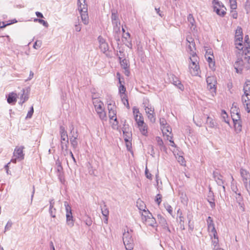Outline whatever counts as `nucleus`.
<instances>
[{"mask_svg": "<svg viewBox=\"0 0 250 250\" xmlns=\"http://www.w3.org/2000/svg\"><path fill=\"white\" fill-rule=\"evenodd\" d=\"M243 36H235V44L236 45V48L239 50H243Z\"/></svg>", "mask_w": 250, "mask_h": 250, "instance_id": "nucleus-23", "label": "nucleus"}, {"mask_svg": "<svg viewBox=\"0 0 250 250\" xmlns=\"http://www.w3.org/2000/svg\"><path fill=\"white\" fill-rule=\"evenodd\" d=\"M158 217L159 219V223L162 226V227H163L164 229H167L168 232H170V230L168 227V225L165 218L161 215H158Z\"/></svg>", "mask_w": 250, "mask_h": 250, "instance_id": "nucleus-21", "label": "nucleus"}, {"mask_svg": "<svg viewBox=\"0 0 250 250\" xmlns=\"http://www.w3.org/2000/svg\"><path fill=\"white\" fill-rule=\"evenodd\" d=\"M156 141L157 142L158 146H159L160 149L161 150H163L164 151H166L167 148L164 145V143L162 139L160 137L157 136L156 137Z\"/></svg>", "mask_w": 250, "mask_h": 250, "instance_id": "nucleus-30", "label": "nucleus"}, {"mask_svg": "<svg viewBox=\"0 0 250 250\" xmlns=\"http://www.w3.org/2000/svg\"><path fill=\"white\" fill-rule=\"evenodd\" d=\"M68 140L67 134L61 135V145L62 149H65V150H67L68 148Z\"/></svg>", "mask_w": 250, "mask_h": 250, "instance_id": "nucleus-18", "label": "nucleus"}, {"mask_svg": "<svg viewBox=\"0 0 250 250\" xmlns=\"http://www.w3.org/2000/svg\"><path fill=\"white\" fill-rule=\"evenodd\" d=\"M169 79L170 82L175 85L177 88L180 89L182 91L184 90V86L183 84H182L181 81L179 80V78L174 76L173 74H170L169 76Z\"/></svg>", "mask_w": 250, "mask_h": 250, "instance_id": "nucleus-11", "label": "nucleus"}, {"mask_svg": "<svg viewBox=\"0 0 250 250\" xmlns=\"http://www.w3.org/2000/svg\"><path fill=\"white\" fill-rule=\"evenodd\" d=\"M39 22L42 24L44 27H48L49 25L46 21H45L42 19H40L39 21Z\"/></svg>", "mask_w": 250, "mask_h": 250, "instance_id": "nucleus-60", "label": "nucleus"}, {"mask_svg": "<svg viewBox=\"0 0 250 250\" xmlns=\"http://www.w3.org/2000/svg\"><path fill=\"white\" fill-rule=\"evenodd\" d=\"M244 62L242 58H238L235 62L234 67L237 73H241L243 69Z\"/></svg>", "mask_w": 250, "mask_h": 250, "instance_id": "nucleus-17", "label": "nucleus"}, {"mask_svg": "<svg viewBox=\"0 0 250 250\" xmlns=\"http://www.w3.org/2000/svg\"><path fill=\"white\" fill-rule=\"evenodd\" d=\"M17 95L15 92L10 93L7 97V103L12 105L15 104L17 102Z\"/></svg>", "mask_w": 250, "mask_h": 250, "instance_id": "nucleus-19", "label": "nucleus"}, {"mask_svg": "<svg viewBox=\"0 0 250 250\" xmlns=\"http://www.w3.org/2000/svg\"><path fill=\"white\" fill-rule=\"evenodd\" d=\"M119 59L120 60V64L122 67L125 69H128L129 65L128 64L127 60L125 59L121 60V58L120 57L119 58Z\"/></svg>", "mask_w": 250, "mask_h": 250, "instance_id": "nucleus-41", "label": "nucleus"}, {"mask_svg": "<svg viewBox=\"0 0 250 250\" xmlns=\"http://www.w3.org/2000/svg\"><path fill=\"white\" fill-rule=\"evenodd\" d=\"M213 176L215 180L217 182V184L222 186L224 189H225V186H224V181L223 180V177L221 175L218 173L217 172H213Z\"/></svg>", "mask_w": 250, "mask_h": 250, "instance_id": "nucleus-20", "label": "nucleus"}, {"mask_svg": "<svg viewBox=\"0 0 250 250\" xmlns=\"http://www.w3.org/2000/svg\"><path fill=\"white\" fill-rule=\"evenodd\" d=\"M139 128L140 132L144 135H146L147 132V126L146 125L143 124L142 125H140V126H138Z\"/></svg>", "mask_w": 250, "mask_h": 250, "instance_id": "nucleus-40", "label": "nucleus"}, {"mask_svg": "<svg viewBox=\"0 0 250 250\" xmlns=\"http://www.w3.org/2000/svg\"><path fill=\"white\" fill-rule=\"evenodd\" d=\"M180 209L179 208L177 210L178 213H180L179 216V224L180 225V228L182 229H185V227H184V221L183 220V217L182 216V212H180Z\"/></svg>", "mask_w": 250, "mask_h": 250, "instance_id": "nucleus-39", "label": "nucleus"}, {"mask_svg": "<svg viewBox=\"0 0 250 250\" xmlns=\"http://www.w3.org/2000/svg\"><path fill=\"white\" fill-rule=\"evenodd\" d=\"M206 82L208 89L211 93L212 95L214 96L216 90L217 80L216 77L214 76H208L206 78Z\"/></svg>", "mask_w": 250, "mask_h": 250, "instance_id": "nucleus-4", "label": "nucleus"}, {"mask_svg": "<svg viewBox=\"0 0 250 250\" xmlns=\"http://www.w3.org/2000/svg\"><path fill=\"white\" fill-rule=\"evenodd\" d=\"M206 123L208 125V127L210 128H214L217 126L216 123L214 121V120L210 117L209 116H208L207 118Z\"/></svg>", "mask_w": 250, "mask_h": 250, "instance_id": "nucleus-27", "label": "nucleus"}, {"mask_svg": "<svg viewBox=\"0 0 250 250\" xmlns=\"http://www.w3.org/2000/svg\"><path fill=\"white\" fill-rule=\"evenodd\" d=\"M244 186L250 196V182L247 183L246 184H244Z\"/></svg>", "mask_w": 250, "mask_h": 250, "instance_id": "nucleus-64", "label": "nucleus"}, {"mask_svg": "<svg viewBox=\"0 0 250 250\" xmlns=\"http://www.w3.org/2000/svg\"><path fill=\"white\" fill-rule=\"evenodd\" d=\"M177 161L181 165H185V160L184 158L182 156H178L176 157Z\"/></svg>", "mask_w": 250, "mask_h": 250, "instance_id": "nucleus-49", "label": "nucleus"}, {"mask_svg": "<svg viewBox=\"0 0 250 250\" xmlns=\"http://www.w3.org/2000/svg\"><path fill=\"white\" fill-rule=\"evenodd\" d=\"M119 83H120V85L119 88V93H120V95H121L122 94L125 93L126 89H125V86L123 84H121V80L120 78H119Z\"/></svg>", "mask_w": 250, "mask_h": 250, "instance_id": "nucleus-44", "label": "nucleus"}, {"mask_svg": "<svg viewBox=\"0 0 250 250\" xmlns=\"http://www.w3.org/2000/svg\"><path fill=\"white\" fill-rule=\"evenodd\" d=\"M240 174L244 185L250 182V174L248 171L241 168L240 169Z\"/></svg>", "mask_w": 250, "mask_h": 250, "instance_id": "nucleus-16", "label": "nucleus"}, {"mask_svg": "<svg viewBox=\"0 0 250 250\" xmlns=\"http://www.w3.org/2000/svg\"><path fill=\"white\" fill-rule=\"evenodd\" d=\"M93 104L96 112L102 111L104 109V104L101 101L96 100L93 102Z\"/></svg>", "mask_w": 250, "mask_h": 250, "instance_id": "nucleus-25", "label": "nucleus"}, {"mask_svg": "<svg viewBox=\"0 0 250 250\" xmlns=\"http://www.w3.org/2000/svg\"><path fill=\"white\" fill-rule=\"evenodd\" d=\"M165 206V208H166L167 211H168V212L170 215L173 216V214H172V207L169 204H167V206Z\"/></svg>", "mask_w": 250, "mask_h": 250, "instance_id": "nucleus-56", "label": "nucleus"}, {"mask_svg": "<svg viewBox=\"0 0 250 250\" xmlns=\"http://www.w3.org/2000/svg\"><path fill=\"white\" fill-rule=\"evenodd\" d=\"M235 36H243L242 29L240 26H237L236 30L235 31Z\"/></svg>", "mask_w": 250, "mask_h": 250, "instance_id": "nucleus-48", "label": "nucleus"}, {"mask_svg": "<svg viewBox=\"0 0 250 250\" xmlns=\"http://www.w3.org/2000/svg\"><path fill=\"white\" fill-rule=\"evenodd\" d=\"M34 113V108H33V106H32L31 107H30V110L28 111L27 114V115L26 116V119H30L31 118L32 115H33V114Z\"/></svg>", "mask_w": 250, "mask_h": 250, "instance_id": "nucleus-46", "label": "nucleus"}, {"mask_svg": "<svg viewBox=\"0 0 250 250\" xmlns=\"http://www.w3.org/2000/svg\"><path fill=\"white\" fill-rule=\"evenodd\" d=\"M98 41L99 43V48L101 51L107 56L109 46L108 43L106 42L105 40L102 36H100L98 38Z\"/></svg>", "mask_w": 250, "mask_h": 250, "instance_id": "nucleus-10", "label": "nucleus"}, {"mask_svg": "<svg viewBox=\"0 0 250 250\" xmlns=\"http://www.w3.org/2000/svg\"><path fill=\"white\" fill-rule=\"evenodd\" d=\"M114 123L112 124V127L114 129H118V122L117 121V118H115L114 119H112Z\"/></svg>", "mask_w": 250, "mask_h": 250, "instance_id": "nucleus-57", "label": "nucleus"}, {"mask_svg": "<svg viewBox=\"0 0 250 250\" xmlns=\"http://www.w3.org/2000/svg\"><path fill=\"white\" fill-rule=\"evenodd\" d=\"M81 26L79 23V21L76 22L75 24V30L77 32H80L81 30Z\"/></svg>", "mask_w": 250, "mask_h": 250, "instance_id": "nucleus-55", "label": "nucleus"}, {"mask_svg": "<svg viewBox=\"0 0 250 250\" xmlns=\"http://www.w3.org/2000/svg\"><path fill=\"white\" fill-rule=\"evenodd\" d=\"M211 232L213 233L214 239H218V237L215 228H213V230H211Z\"/></svg>", "mask_w": 250, "mask_h": 250, "instance_id": "nucleus-61", "label": "nucleus"}, {"mask_svg": "<svg viewBox=\"0 0 250 250\" xmlns=\"http://www.w3.org/2000/svg\"><path fill=\"white\" fill-rule=\"evenodd\" d=\"M221 116L222 117V118L223 119V121L227 123V124H229V119H228V114H227V113L226 112L225 110H222V112H221Z\"/></svg>", "mask_w": 250, "mask_h": 250, "instance_id": "nucleus-43", "label": "nucleus"}, {"mask_svg": "<svg viewBox=\"0 0 250 250\" xmlns=\"http://www.w3.org/2000/svg\"><path fill=\"white\" fill-rule=\"evenodd\" d=\"M23 146H16L13 152V156L11 160V162L16 163L17 161L22 160L24 157V154L23 153Z\"/></svg>", "mask_w": 250, "mask_h": 250, "instance_id": "nucleus-3", "label": "nucleus"}, {"mask_svg": "<svg viewBox=\"0 0 250 250\" xmlns=\"http://www.w3.org/2000/svg\"><path fill=\"white\" fill-rule=\"evenodd\" d=\"M120 96L121 98L122 99V101L124 104V105H126L127 108H129V105L126 95L125 93H123L120 95Z\"/></svg>", "mask_w": 250, "mask_h": 250, "instance_id": "nucleus-37", "label": "nucleus"}, {"mask_svg": "<svg viewBox=\"0 0 250 250\" xmlns=\"http://www.w3.org/2000/svg\"><path fill=\"white\" fill-rule=\"evenodd\" d=\"M21 91L22 93L20 99L22 101V103H24L29 98L28 92L27 90H26L24 89H22Z\"/></svg>", "mask_w": 250, "mask_h": 250, "instance_id": "nucleus-29", "label": "nucleus"}, {"mask_svg": "<svg viewBox=\"0 0 250 250\" xmlns=\"http://www.w3.org/2000/svg\"><path fill=\"white\" fill-rule=\"evenodd\" d=\"M242 101L245 110L248 113L250 112V98L249 95L244 94L242 96Z\"/></svg>", "mask_w": 250, "mask_h": 250, "instance_id": "nucleus-14", "label": "nucleus"}, {"mask_svg": "<svg viewBox=\"0 0 250 250\" xmlns=\"http://www.w3.org/2000/svg\"><path fill=\"white\" fill-rule=\"evenodd\" d=\"M134 118L138 126H140V125L144 124V118L141 114H140V115L136 114L135 117H134Z\"/></svg>", "mask_w": 250, "mask_h": 250, "instance_id": "nucleus-36", "label": "nucleus"}, {"mask_svg": "<svg viewBox=\"0 0 250 250\" xmlns=\"http://www.w3.org/2000/svg\"><path fill=\"white\" fill-rule=\"evenodd\" d=\"M162 131L164 135H166L167 138V133H168L169 135L171 134L172 129L171 128L167 125L166 126H164L162 127Z\"/></svg>", "mask_w": 250, "mask_h": 250, "instance_id": "nucleus-35", "label": "nucleus"}, {"mask_svg": "<svg viewBox=\"0 0 250 250\" xmlns=\"http://www.w3.org/2000/svg\"><path fill=\"white\" fill-rule=\"evenodd\" d=\"M186 41L187 42V51L190 54L191 58L197 57L196 53L194 51L195 50V43L194 40L191 37H188Z\"/></svg>", "mask_w": 250, "mask_h": 250, "instance_id": "nucleus-7", "label": "nucleus"}, {"mask_svg": "<svg viewBox=\"0 0 250 250\" xmlns=\"http://www.w3.org/2000/svg\"><path fill=\"white\" fill-rule=\"evenodd\" d=\"M145 175L147 178H148L149 179H151V178H152L151 174V173H150L149 172L147 168V167H146V170H145Z\"/></svg>", "mask_w": 250, "mask_h": 250, "instance_id": "nucleus-62", "label": "nucleus"}, {"mask_svg": "<svg viewBox=\"0 0 250 250\" xmlns=\"http://www.w3.org/2000/svg\"><path fill=\"white\" fill-rule=\"evenodd\" d=\"M187 217H188V225L189 229H190L192 231H193V230L194 229V225H193V223H191V218L189 216V215H188Z\"/></svg>", "mask_w": 250, "mask_h": 250, "instance_id": "nucleus-45", "label": "nucleus"}, {"mask_svg": "<svg viewBox=\"0 0 250 250\" xmlns=\"http://www.w3.org/2000/svg\"><path fill=\"white\" fill-rule=\"evenodd\" d=\"M146 225L151 226L152 227H156V222L155 219L153 217V215H151V217H148L146 219V220L144 221V222Z\"/></svg>", "mask_w": 250, "mask_h": 250, "instance_id": "nucleus-24", "label": "nucleus"}, {"mask_svg": "<svg viewBox=\"0 0 250 250\" xmlns=\"http://www.w3.org/2000/svg\"><path fill=\"white\" fill-rule=\"evenodd\" d=\"M190 62L189 64V71L192 76H197L199 75L200 72L199 66L197 62V57L191 58L189 57Z\"/></svg>", "mask_w": 250, "mask_h": 250, "instance_id": "nucleus-2", "label": "nucleus"}, {"mask_svg": "<svg viewBox=\"0 0 250 250\" xmlns=\"http://www.w3.org/2000/svg\"><path fill=\"white\" fill-rule=\"evenodd\" d=\"M78 6L79 12H86L87 10L85 0H78Z\"/></svg>", "mask_w": 250, "mask_h": 250, "instance_id": "nucleus-22", "label": "nucleus"}, {"mask_svg": "<svg viewBox=\"0 0 250 250\" xmlns=\"http://www.w3.org/2000/svg\"><path fill=\"white\" fill-rule=\"evenodd\" d=\"M42 45V42L41 41H37L35 42L33 45V47L35 49H38L40 48Z\"/></svg>", "mask_w": 250, "mask_h": 250, "instance_id": "nucleus-53", "label": "nucleus"}, {"mask_svg": "<svg viewBox=\"0 0 250 250\" xmlns=\"http://www.w3.org/2000/svg\"><path fill=\"white\" fill-rule=\"evenodd\" d=\"M16 20H14L13 22L8 23H5L4 22H0V28H4L6 27L7 25H10L12 23H14L15 22H16Z\"/></svg>", "mask_w": 250, "mask_h": 250, "instance_id": "nucleus-52", "label": "nucleus"}, {"mask_svg": "<svg viewBox=\"0 0 250 250\" xmlns=\"http://www.w3.org/2000/svg\"><path fill=\"white\" fill-rule=\"evenodd\" d=\"M160 123L161 126V128L163 127L164 126H166L167 125L166 121L165 120V119L162 118L160 119Z\"/></svg>", "mask_w": 250, "mask_h": 250, "instance_id": "nucleus-63", "label": "nucleus"}, {"mask_svg": "<svg viewBox=\"0 0 250 250\" xmlns=\"http://www.w3.org/2000/svg\"><path fill=\"white\" fill-rule=\"evenodd\" d=\"M232 119L233 122V125L235 131L236 133H239L242 131V121L239 112H237L235 114L232 115Z\"/></svg>", "mask_w": 250, "mask_h": 250, "instance_id": "nucleus-5", "label": "nucleus"}, {"mask_svg": "<svg viewBox=\"0 0 250 250\" xmlns=\"http://www.w3.org/2000/svg\"><path fill=\"white\" fill-rule=\"evenodd\" d=\"M12 223L11 221H8L5 227V231L7 230H9L11 228V227H12Z\"/></svg>", "mask_w": 250, "mask_h": 250, "instance_id": "nucleus-59", "label": "nucleus"}, {"mask_svg": "<svg viewBox=\"0 0 250 250\" xmlns=\"http://www.w3.org/2000/svg\"><path fill=\"white\" fill-rule=\"evenodd\" d=\"M188 21L190 22L191 26H193L195 23L194 19L192 14H189L188 17Z\"/></svg>", "mask_w": 250, "mask_h": 250, "instance_id": "nucleus-47", "label": "nucleus"}, {"mask_svg": "<svg viewBox=\"0 0 250 250\" xmlns=\"http://www.w3.org/2000/svg\"><path fill=\"white\" fill-rule=\"evenodd\" d=\"M162 195L160 194H158L155 199V202H156L157 203H161L162 202Z\"/></svg>", "mask_w": 250, "mask_h": 250, "instance_id": "nucleus-58", "label": "nucleus"}, {"mask_svg": "<svg viewBox=\"0 0 250 250\" xmlns=\"http://www.w3.org/2000/svg\"><path fill=\"white\" fill-rule=\"evenodd\" d=\"M60 135L67 134V131H66L65 127L62 125L60 127Z\"/></svg>", "mask_w": 250, "mask_h": 250, "instance_id": "nucleus-54", "label": "nucleus"}, {"mask_svg": "<svg viewBox=\"0 0 250 250\" xmlns=\"http://www.w3.org/2000/svg\"><path fill=\"white\" fill-rule=\"evenodd\" d=\"M99 118L104 122L107 121V116L104 109L97 112Z\"/></svg>", "mask_w": 250, "mask_h": 250, "instance_id": "nucleus-31", "label": "nucleus"}, {"mask_svg": "<svg viewBox=\"0 0 250 250\" xmlns=\"http://www.w3.org/2000/svg\"><path fill=\"white\" fill-rule=\"evenodd\" d=\"M111 20L114 25V30L116 32L120 31V27H118V25H120V23L118 21V16L116 13H112Z\"/></svg>", "mask_w": 250, "mask_h": 250, "instance_id": "nucleus-15", "label": "nucleus"}, {"mask_svg": "<svg viewBox=\"0 0 250 250\" xmlns=\"http://www.w3.org/2000/svg\"><path fill=\"white\" fill-rule=\"evenodd\" d=\"M49 211L52 217L55 218L56 217V209L54 208L53 204H50Z\"/></svg>", "mask_w": 250, "mask_h": 250, "instance_id": "nucleus-42", "label": "nucleus"}, {"mask_svg": "<svg viewBox=\"0 0 250 250\" xmlns=\"http://www.w3.org/2000/svg\"><path fill=\"white\" fill-rule=\"evenodd\" d=\"M167 140H168L171 143V144H170L171 146L176 147V145H175L174 142H173V141L172 140V135H167Z\"/></svg>", "mask_w": 250, "mask_h": 250, "instance_id": "nucleus-51", "label": "nucleus"}, {"mask_svg": "<svg viewBox=\"0 0 250 250\" xmlns=\"http://www.w3.org/2000/svg\"><path fill=\"white\" fill-rule=\"evenodd\" d=\"M101 209L102 213L104 217H108L109 210L106 204H102V206H101Z\"/></svg>", "mask_w": 250, "mask_h": 250, "instance_id": "nucleus-28", "label": "nucleus"}, {"mask_svg": "<svg viewBox=\"0 0 250 250\" xmlns=\"http://www.w3.org/2000/svg\"><path fill=\"white\" fill-rule=\"evenodd\" d=\"M107 109L108 110V116L110 120L114 119L116 117V106L111 103L108 104Z\"/></svg>", "mask_w": 250, "mask_h": 250, "instance_id": "nucleus-13", "label": "nucleus"}, {"mask_svg": "<svg viewBox=\"0 0 250 250\" xmlns=\"http://www.w3.org/2000/svg\"><path fill=\"white\" fill-rule=\"evenodd\" d=\"M66 210V224L70 227L74 226V220L72 215L71 207L70 204H64Z\"/></svg>", "mask_w": 250, "mask_h": 250, "instance_id": "nucleus-8", "label": "nucleus"}, {"mask_svg": "<svg viewBox=\"0 0 250 250\" xmlns=\"http://www.w3.org/2000/svg\"><path fill=\"white\" fill-rule=\"evenodd\" d=\"M77 138H78L77 135L75 136H72L70 138V142L71 145L74 149H76L78 146V142L77 140Z\"/></svg>", "mask_w": 250, "mask_h": 250, "instance_id": "nucleus-34", "label": "nucleus"}, {"mask_svg": "<svg viewBox=\"0 0 250 250\" xmlns=\"http://www.w3.org/2000/svg\"><path fill=\"white\" fill-rule=\"evenodd\" d=\"M207 222L208 230H213V228H215L213 219L210 216L208 217Z\"/></svg>", "mask_w": 250, "mask_h": 250, "instance_id": "nucleus-32", "label": "nucleus"}, {"mask_svg": "<svg viewBox=\"0 0 250 250\" xmlns=\"http://www.w3.org/2000/svg\"><path fill=\"white\" fill-rule=\"evenodd\" d=\"M244 94L249 95L250 98V81L246 82L243 88Z\"/></svg>", "mask_w": 250, "mask_h": 250, "instance_id": "nucleus-33", "label": "nucleus"}, {"mask_svg": "<svg viewBox=\"0 0 250 250\" xmlns=\"http://www.w3.org/2000/svg\"><path fill=\"white\" fill-rule=\"evenodd\" d=\"M145 110L150 121L152 123L155 122V117L154 116V107L150 105L145 106Z\"/></svg>", "mask_w": 250, "mask_h": 250, "instance_id": "nucleus-12", "label": "nucleus"}, {"mask_svg": "<svg viewBox=\"0 0 250 250\" xmlns=\"http://www.w3.org/2000/svg\"><path fill=\"white\" fill-rule=\"evenodd\" d=\"M233 196L235 198V202L237 203H241L243 201V197L240 192L233 193Z\"/></svg>", "mask_w": 250, "mask_h": 250, "instance_id": "nucleus-38", "label": "nucleus"}, {"mask_svg": "<svg viewBox=\"0 0 250 250\" xmlns=\"http://www.w3.org/2000/svg\"><path fill=\"white\" fill-rule=\"evenodd\" d=\"M146 205V204L136 205V206L139 210V213L141 215V218L143 222H144V221L146 220L147 217H151L152 215L149 210L147 208Z\"/></svg>", "mask_w": 250, "mask_h": 250, "instance_id": "nucleus-6", "label": "nucleus"}, {"mask_svg": "<svg viewBox=\"0 0 250 250\" xmlns=\"http://www.w3.org/2000/svg\"><path fill=\"white\" fill-rule=\"evenodd\" d=\"M213 5L214 11L216 14L220 16L223 17L226 12L223 9L224 6L218 0H213L212 2Z\"/></svg>", "mask_w": 250, "mask_h": 250, "instance_id": "nucleus-9", "label": "nucleus"}, {"mask_svg": "<svg viewBox=\"0 0 250 250\" xmlns=\"http://www.w3.org/2000/svg\"><path fill=\"white\" fill-rule=\"evenodd\" d=\"M133 232L132 229H127L123 233V240L125 246L126 250H132L134 248L133 239L131 233Z\"/></svg>", "mask_w": 250, "mask_h": 250, "instance_id": "nucleus-1", "label": "nucleus"}, {"mask_svg": "<svg viewBox=\"0 0 250 250\" xmlns=\"http://www.w3.org/2000/svg\"><path fill=\"white\" fill-rule=\"evenodd\" d=\"M230 6L231 9H236L237 8V2L236 0L229 1Z\"/></svg>", "mask_w": 250, "mask_h": 250, "instance_id": "nucleus-50", "label": "nucleus"}, {"mask_svg": "<svg viewBox=\"0 0 250 250\" xmlns=\"http://www.w3.org/2000/svg\"><path fill=\"white\" fill-rule=\"evenodd\" d=\"M81 16V19L83 23L86 25L89 22V18L87 13V10L86 12H80Z\"/></svg>", "mask_w": 250, "mask_h": 250, "instance_id": "nucleus-26", "label": "nucleus"}]
</instances>
